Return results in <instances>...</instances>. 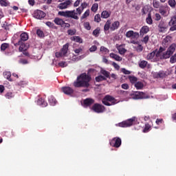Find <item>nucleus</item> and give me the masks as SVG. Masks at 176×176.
<instances>
[{
	"label": "nucleus",
	"mask_w": 176,
	"mask_h": 176,
	"mask_svg": "<svg viewBox=\"0 0 176 176\" xmlns=\"http://www.w3.org/2000/svg\"><path fill=\"white\" fill-rule=\"evenodd\" d=\"M84 27L85 30H87L88 31H90V30H91V26H90V23L89 22L84 23Z\"/></svg>",
	"instance_id": "50"
},
{
	"label": "nucleus",
	"mask_w": 176,
	"mask_h": 176,
	"mask_svg": "<svg viewBox=\"0 0 176 176\" xmlns=\"http://www.w3.org/2000/svg\"><path fill=\"white\" fill-rule=\"evenodd\" d=\"M144 50V47L141 45H138L136 47V52H138V53H141V52H142Z\"/></svg>",
	"instance_id": "54"
},
{
	"label": "nucleus",
	"mask_w": 176,
	"mask_h": 176,
	"mask_svg": "<svg viewBox=\"0 0 176 176\" xmlns=\"http://www.w3.org/2000/svg\"><path fill=\"white\" fill-rule=\"evenodd\" d=\"M159 13H160V14L162 16H163L164 17H167L168 14H167V10L166 9H164V6H162L160 8H159Z\"/></svg>",
	"instance_id": "22"
},
{
	"label": "nucleus",
	"mask_w": 176,
	"mask_h": 176,
	"mask_svg": "<svg viewBox=\"0 0 176 176\" xmlns=\"http://www.w3.org/2000/svg\"><path fill=\"white\" fill-rule=\"evenodd\" d=\"M100 74L104 76V78H107L108 79H111V76L109 72L105 70V69H101L100 70Z\"/></svg>",
	"instance_id": "31"
},
{
	"label": "nucleus",
	"mask_w": 176,
	"mask_h": 176,
	"mask_svg": "<svg viewBox=\"0 0 176 176\" xmlns=\"http://www.w3.org/2000/svg\"><path fill=\"white\" fill-rule=\"evenodd\" d=\"M96 50H97V46H96V45H92L89 48V52H96Z\"/></svg>",
	"instance_id": "63"
},
{
	"label": "nucleus",
	"mask_w": 176,
	"mask_h": 176,
	"mask_svg": "<svg viewBox=\"0 0 176 176\" xmlns=\"http://www.w3.org/2000/svg\"><path fill=\"white\" fill-rule=\"evenodd\" d=\"M150 129H151V125L148 123L146 124L145 127L143 129V133H148V131H149Z\"/></svg>",
	"instance_id": "48"
},
{
	"label": "nucleus",
	"mask_w": 176,
	"mask_h": 176,
	"mask_svg": "<svg viewBox=\"0 0 176 176\" xmlns=\"http://www.w3.org/2000/svg\"><path fill=\"white\" fill-rule=\"evenodd\" d=\"M175 44H172L167 50L166 52L163 53L162 57L163 58L167 59L170 58L171 57V55L174 54V52H175Z\"/></svg>",
	"instance_id": "5"
},
{
	"label": "nucleus",
	"mask_w": 176,
	"mask_h": 176,
	"mask_svg": "<svg viewBox=\"0 0 176 176\" xmlns=\"http://www.w3.org/2000/svg\"><path fill=\"white\" fill-rule=\"evenodd\" d=\"M48 101H49L50 104L52 106H54L57 104V100L53 96H50L48 99Z\"/></svg>",
	"instance_id": "35"
},
{
	"label": "nucleus",
	"mask_w": 176,
	"mask_h": 176,
	"mask_svg": "<svg viewBox=\"0 0 176 176\" xmlns=\"http://www.w3.org/2000/svg\"><path fill=\"white\" fill-rule=\"evenodd\" d=\"M82 52H83V49L82 47H79V48L74 50V52L77 55H79V54L82 53Z\"/></svg>",
	"instance_id": "58"
},
{
	"label": "nucleus",
	"mask_w": 176,
	"mask_h": 176,
	"mask_svg": "<svg viewBox=\"0 0 176 176\" xmlns=\"http://www.w3.org/2000/svg\"><path fill=\"white\" fill-rule=\"evenodd\" d=\"M90 80H91V76L86 73H82L77 77L73 85L74 87L87 88L90 87Z\"/></svg>",
	"instance_id": "1"
},
{
	"label": "nucleus",
	"mask_w": 176,
	"mask_h": 176,
	"mask_svg": "<svg viewBox=\"0 0 176 176\" xmlns=\"http://www.w3.org/2000/svg\"><path fill=\"white\" fill-rule=\"evenodd\" d=\"M120 27V22L119 21H116L111 24L110 30L116 31Z\"/></svg>",
	"instance_id": "18"
},
{
	"label": "nucleus",
	"mask_w": 176,
	"mask_h": 176,
	"mask_svg": "<svg viewBox=\"0 0 176 176\" xmlns=\"http://www.w3.org/2000/svg\"><path fill=\"white\" fill-rule=\"evenodd\" d=\"M135 122V117H132L131 118H129L125 121H122V122H119L118 124V126L119 127H131L133 126V124Z\"/></svg>",
	"instance_id": "4"
},
{
	"label": "nucleus",
	"mask_w": 176,
	"mask_h": 176,
	"mask_svg": "<svg viewBox=\"0 0 176 176\" xmlns=\"http://www.w3.org/2000/svg\"><path fill=\"white\" fill-rule=\"evenodd\" d=\"M91 10L92 12H94V13H96V12H97V10H98V3H94L93 4Z\"/></svg>",
	"instance_id": "42"
},
{
	"label": "nucleus",
	"mask_w": 176,
	"mask_h": 176,
	"mask_svg": "<svg viewBox=\"0 0 176 176\" xmlns=\"http://www.w3.org/2000/svg\"><path fill=\"white\" fill-rule=\"evenodd\" d=\"M138 38H140V33H138L137 32H133L132 38L133 39H138Z\"/></svg>",
	"instance_id": "55"
},
{
	"label": "nucleus",
	"mask_w": 176,
	"mask_h": 176,
	"mask_svg": "<svg viewBox=\"0 0 176 176\" xmlns=\"http://www.w3.org/2000/svg\"><path fill=\"white\" fill-rule=\"evenodd\" d=\"M157 27L159 32H166V31H167V28H168V25L164 21H160Z\"/></svg>",
	"instance_id": "11"
},
{
	"label": "nucleus",
	"mask_w": 176,
	"mask_h": 176,
	"mask_svg": "<svg viewBox=\"0 0 176 176\" xmlns=\"http://www.w3.org/2000/svg\"><path fill=\"white\" fill-rule=\"evenodd\" d=\"M5 97L8 100H10V98H13V97H14V95L12 92H8L6 94Z\"/></svg>",
	"instance_id": "43"
},
{
	"label": "nucleus",
	"mask_w": 176,
	"mask_h": 176,
	"mask_svg": "<svg viewBox=\"0 0 176 176\" xmlns=\"http://www.w3.org/2000/svg\"><path fill=\"white\" fill-rule=\"evenodd\" d=\"M153 75L154 77H155L156 78H166V72H164V71H160L158 72H155Z\"/></svg>",
	"instance_id": "20"
},
{
	"label": "nucleus",
	"mask_w": 176,
	"mask_h": 176,
	"mask_svg": "<svg viewBox=\"0 0 176 176\" xmlns=\"http://www.w3.org/2000/svg\"><path fill=\"white\" fill-rule=\"evenodd\" d=\"M45 16H46V14L41 10H37L34 11V12L33 14V17H34L35 19H37L38 20L44 19V17H45Z\"/></svg>",
	"instance_id": "10"
},
{
	"label": "nucleus",
	"mask_w": 176,
	"mask_h": 176,
	"mask_svg": "<svg viewBox=\"0 0 176 176\" xmlns=\"http://www.w3.org/2000/svg\"><path fill=\"white\" fill-rule=\"evenodd\" d=\"M71 3H72L71 1L67 0L63 3H60L58 5V8L60 10L67 9V8H68V6H69V5H71Z\"/></svg>",
	"instance_id": "17"
},
{
	"label": "nucleus",
	"mask_w": 176,
	"mask_h": 176,
	"mask_svg": "<svg viewBox=\"0 0 176 176\" xmlns=\"http://www.w3.org/2000/svg\"><path fill=\"white\" fill-rule=\"evenodd\" d=\"M94 21H96V23H100V21H101V16L100 14H97L95 15Z\"/></svg>",
	"instance_id": "47"
},
{
	"label": "nucleus",
	"mask_w": 176,
	"mask_h": 176,
	"mask_svg": "<svg viewBox=\"0 0 176 176\" xmlns=\"http://www.w3.org/2000/svg\"><path fill=\"white\" fill-rule=\"evenodd\" d=\"M155 21H160V20L162 19V16L160 15V14L155 13Z\"/></svg>",
	"instance_id": "57"
},
{
	"label": "nucleus",
	"mask_w": 176,
	"mask_h": 176,
	"mask_svg": "<svg viewBox=\"0 0 176 176\" xmlns=\"http://www.w3.org/2000/svg\"><path fill=\"white\" fill-rule=\"evenodd\" d=\"M89 16H90V10H87L81 16V20H84L86 17H89Z\"/></svg>",
	"instance_id": "39"
},
{
	"label": "nucleus",
	"mask_w": 176,
	"mask_h": 176,
	"mask_svg": "<svg viewBox=\"0 0 176 176\" xmlns=\"http://www.w3.org/2000/svg\"><path fill=\"white\" fill-rule=\"evenodd\" d=\"M91 109L96 113H102V112L105 111V107L98 103H96L91 107Z\"/></svg>",
	"instance_id": "8"
},
{
	"label": "nucleus",
	"mask_w": 176,
	"mask_h": 176,
	"mask_svg": "<svg viewBox=\"0 0 176 176\" xmlns=\"http://www.w3.org/2000/svg\"><path fill=\"white\" fill-rule=\"evenodd\" d=\"M117 50H118L120 54H124V53L127 52V50L122 47V45H119L118 47H117Z\"/></svg>",
	"instance_id": "38"
},
{
	"label": "nucleus",
	"mask_w": 176,
	"mask_h": 176,
	"mask_svg": "<svg viewBox=\"0 0 176 176\" xmlns=\"http://www.w3.org/2000/svg\"><path fill=\"white\" fill-rule=\"evenodd\" d=\"M19 64H23V65L28 64V60L27 59L21 58L19 60Z\"/></svg>",
	"instance_id": "60"
},
{
	"label": "nucleus",
	"mask_w": 176,
	"mask_h": 176,
	"mask_svg": "<svg viewBox=\"0 0 176 176\" xmlns=\"http://www.w3.org/2000/svg\"><path fill=\"white\" fill-rule=\"evenodd\" d=\"M28 33L27 32H23L20 34V38L19 41L17 42V45H20L22 43V42L25 43L26 41H28Z\"/></svg>",
	"instance_id": "12"
},
{
	"label": "nucleus",
	"mask_w": 176,
	"mask_h": 176,
	"mask_svg": "<svg viewBox=\"0 0 176 176\" xmlns=\"http://www.w3.org/2000/svg\"><path fill=\"white\" fill-rule=\"evenodd\" d=\"M71 41L76 42L77 43H83V39L79 36H74L70 38Z\"/></svg>",
	"instance_id": "21"
},
{
	"label": "nucleus",
	"mask_w": 176,
	"mask_h": 176,
	"mask_svg": "<svg viewBox=\"0 0 176 176\" xmlns=\"http://www.w3.org/2000/svg\"><path fill=\"white\" fill-rule=\"evenodd\" d=\"M135 87L137 90H142L144 89V83L141 81H137L135 84Z\"/></svg>",
	"instance_id": "24"
},
{
	"label": "nucleus",
	"mask_w": 176,
	"mask_h": 176,
	"mask_svg": "<svg viewBox=\"0 0 176 176\" xmlns=\"http://www.w3.org/2000/svg\"><path fill=\"white\" fill-rule=\"evenodd\" d=\"M54 23H55V24L56 25H60V27H64V25H65V21H64V20H63V19L58 18V17H56L54 19Z\"/></svg>",
	"instance_id": "16"
},
{
	"label": "nucleus",
	"mask_w": 176,
	"mask_h": 176,
	"mask_svg": "<svg viewBox=\"0 0 176 176\" xmlns=\"http://www.w3.org/2000/svg\"><path fill=\"white\" fill-rule=\"evenodd\" d=\"M156 56V50L153 51L146 56V60H153V57Z\"/></svg>",
	"instance_id": "33"
},
{
	"label": "nucleus",
	"mask_w": 176,
	"mask_h": 176,
	"mask_svg": "<svg viewBox=\"0 0 176 176\" xmlns=\"http://www.w3.org/2000/svg\"><path fill=\"white\" fill-rule=\"evenodd\" d=\"M55 56L56 58H60V57H64V56L65 55H64L62 51H60V52H56Z\"/></svg>",
	"instance_id": "52"
},
{
	"label": "nucleus",
	"mask_w": 176,
	"mask_h": 176,
	"mask_svg": "<svg viewBox=\"0 0 176 176\" xmlns=\"http://www.w3.org/2000/svg\"><path fill=\"white\" fill-rule=\"evenodd\" d=\"M109 144L110 146L113 148H120V145H122V139L118 137L113 138L109 141Z\"/></svg>",
	"instance_id": "7"
},
{
	"label": "nucleus",
	"mask_w": 176,
	"mask_h": 176,
	"mask_svg": "<svg viewBox=\"0 0 176 176\" xmlns=\"http://www.w3.org/2000/svg\"><path fill=\"white\" fill-rule=\"evenodd\" d=\"M129 79L131 83H132V85H134V84L135 85L136 82L138 80V78H137V77L134 76H129Z\"/></svg>",
	"instance_id": "36"
},
{
	"label": "nucleus",
	"mask_w": 176,
	"mask_h": 176,
	"mask_svg": "<svg viewBox=\"0 0 176 176\" xmlns=\"http://www.w3.org/2000/svg\"><path fill=\"white\" fill-rule=\"evenodd\" d=\"M45 25L47 26V27H50V28H54L56 30V28H57V27H56L54 25V23H53V22H51V21H47L45 23Z\"/></svg>",
	"instance_id": "41"
},
{
	"label": "nucleus",
	"mask_w": 176,
	"mask_h": 176,
	"mask_svg": "<svg viewBox=\"0 0 176 176\" xmlns=\"http://www.w3.org/2000/svg\"><path fill=\"white\" fill-rule=\"evenodd\" d=\"M94 103V100L91 98H87L84 100L83 104L85 107H91Z\"/></svg>",
	"instance_id": "19"
},
{
	"label": "nucleus",
	"mask_w": 176,
	"mask_h": 176,
	"mask_svg": "<svg viewBox=\"0 0 176 176\" xmlns=\"http://www.w3.org/2000/svg\"><path fill=\"white\" fill-rule=\"evenodd\" d=\"M61 90L63 93L67 94V96H71V94H74V89L70 87H63Z\"/></svg>",
	"instance_id": "14"
},
{
	"label": "nucleus",
	"mask_w": 176,
	"mask_h": 176,
	"mask_svg": "<svg viewBox=\"0 0 176 176\" xmlns=\"http://www.w3.org/2000/svg\"><path fill=\"white\" fill-rule=\"evenodd\" d=\"M146 21L147 24H149V25H151V24H153V20L152 19V15L151 14V12L148 13L147 17L146 19Z\"/></svg>",
	"instance_id": "30"
},
{
	"label": "nucleus",
	"mask_w": 176,
	"mask_h": 176,
	"mask_svg": "<svg viewBox=\"0 0 176 176\" xmlns=\"http://www.w3.org/2000/svg\"><path fill=\"white\" fill-rule=\"evenodd\" d=\"M110 57L116 60V61H122V57H120L119 55L116 54L111 53Z\"/></svg>",
	"instance_id": "28"
},
{
	"label": "nucleus",
	"mask_w": 176,
	"mask_h": 176,
	"mask_svg": "<svg viewBox=\"0 0 176 176\" xmlns=\"http://www.w3.org/2000/svg\"><path fill=\"white\" fill-rule=\"evenodd\" d=\"M8 47H9V45L6 43H4L1 45V50L5 52V50L8 49Z\"/></svg>",
	"instance_id": "45"
},
{
	"label": "nucleus",
	"mask_w": 176,
	"mask_h": 176,
	"mask_svg": "<svg viewBox=\"0 0 176 176\" xmlns=\"http://www.w3.org/2000/svg\"><path fill=\"white\" fill-rule=\"evenodd\" d=\"M100 52H102V53H105V54H107V53H109V50H108V48H107L104 46H101Z\"/></svg>",
	"instance_id": "49"
},
{
	"label": "nucleus",
	"mask_w": 176,
	"mask_h": 176,
	"mask_svg": "<svg viewBox=\"0 0 176 176\" xmlns=\"http://www.w3.org/2000/svg\"><path fill=\"white\" fill-rule=\"evenodd\" d=\"M38 105H41L43 107H47V102L45 101L43 98H40L37 101Z\"/></svg>",
	"instance_id": "27"
},
{
	"label": "nucleus",
	"mask_w": 176,
	"mask_h": 176,
	"mask_svg": "<svg viewBox=\"0 0 176 176\" xmlns=\"http://www.w3.org/2000/svg\"><path fill=\"white\" fill-rule=\"evenodd\" d=\"M58 65L61 68H64V67H67V62L61 61V62L58 63Z\"/></svg>",
	"instance_id": "59"
},
{
	"label": "nucleus",
	"mask_w": 176,
	"mask_h": 176,
	"mask_svg": "<svg viewBox=\"0 0 176 176\" xmlns=\"http://www.w3.org/2000/svg\"><path fill=\"white\" fill-rule=\"evenodd\" d=\"M142 42H143V43L146 45L148 43V42H149V36H148V35L145 36L143 38V39L142 40Z\"/></svg>",
	"instance_id": "51"
},
{
	"label": "nucleus",
	"mask_w": 176,
	"mask_h": 176,
	"mask_svg": "<svg viewBox=\"0 0 176 176\" xmlns=\"http://www.w3.org/2000/svg\"><path fill=\"white\" fill-rule=\"evenodd\" d=\"M153 6L155 9H160L162 8L160 6V1L157 0H153Z\"/></svg>",
	"instance_id": "32"
},
{
	"label": "nucleus",
	"mask_w": 176,
	"mask_h": 176,
	"mask_svg": "<svg viewBox=\"0 0 176 176\" xmlns=\"http://www.w3.org/2000/svg\"><path fill=\"white\" fill-rule=\"evenodd\" d=\"M102 102L107 107H111V105H115L118 103L116 99L110 95L105 96L102 99Z\"/></svg>",
	"instance_id": "3"
},
{
	"label": "nucleus",
	"mask_w": 176,
	"mask_h": 176,
	"mask_svg": "<svg viewBox=\"0 0 176 176\" xmlns=\"http://www.w3.org/2000/svg\"><path fill=\"white\" fill-rule=\"evenodd\" d=\"M147 65H148V68H149V65L148 64V61L146 60H141L139 63V67L140 68H142V69L146 68Z\"/></svg>",
	"instance_id": "23"
},
{
	"label": "nucleus",
	"mask_w": 176,
	"mask_h": 176,
	"mask_svg": "<svg viewBox=\"0 0 176 176\" xmlns=\"http://www.w3.org/2000/svg\"><path fill=\"white\" fill-rule=\"evenodd\" d=\"M133 100H142L144 98H149V96L142 91H135L132 95Z\"/></svg>",
	"instance_id": "6"
},
{
	"label": "nucleus",
	"mask_w": 176,
	"mask_h": 176,
	"mask_svg": "<svg viewBox=\"0 0 176 176\" xmlns=\"http://www.w3.org/2000/svg\"><path fill=\"white\" fill-rule=\"evenodd\" d=\"M168 25L170 27L169 31H176V15H173L170 17V20L168 22Z\"/></svg>",
	"instance_id": "9"
},
{
	"label": "nucleus",
	"mask_w": 176,
	"mask_h": 176,
	"mask_svg": "<svg viewBox=\"0 0 176 176\" xmlns=\"http://www.w3.org/2000/svg\"><path fill=\"white\" fill-rule=\"evenodd\" d=\"M121 87H122V89H124V90H128V89H129V84H126V83L122 84L121 85Z\"/></svg>",
	"instance_id": "64"
},
{
	"label": "nucleus",
	"mask_w": 176,
	"mask_h": 176,
	"mask_svg": "<svg viewBox=\"0 0 176 176\" xmlns=\"http://www.w3.org/2000/svg\"><path fill=\"white\" fill-rule=\"evenodd\" d=\"M76 12H75V10H67V11H59L58 12V16H62L63 17H65L66 19H74V20H79V16L78 14L80 16L83 10H82L81 7H78L76 8Z\"/></svg>",
	"instance_id": "2"
},
{
	"label": "nucleus",
	"mask_w": 176,
	"mask_h": 176,
	"mask_svg": "<svg viewBox=\"0 0 176 176\" xmlns=\"http://www.w3.org/2000/svg\"><path fill=\"white\" fill-rule=\"evenodd\" d=\"M36 34L39 38H45V33H43V31L38 29L36 30Z\"/></svg>",
	"instance_id": "40"
},
{
	"label": "nucleus",
	"mask_w": 176,
	"mask_h": 176,
	"mask_svg": "<svg viewBox=\"0 0 176 176\" xmlns=\"http://www.w3.org/2000/svg\"><path fill=\"white\" fill-rule=\"evenodd\" d=\"M170 63L171 64H174L176 63V54H175L173 56H172L170 58Z\"/></svg>",
	"instance_id": "53"
},
{
	"label": "nucleus",
	"mask_w": 176,
	"mask_h": 176,
	"mask_svg": "<svg viewBox=\"0 0 176 176\" xmlns=\"http://www.w3.org/2000/svg\"><path fill=\"white\" fill-rule=\"evenodd\" d=\"M3 76L6 79L9 80L10 82H12L13 80H12V78H10V77L12 76V73H10V72H4Z\"/></svg>",
	"instance_id": "29"
},
{
	"label": "nucleus",
	"mask_w": 176,
	"mask_h": 176,
	"mask_svg": "<svg viewBox=\"0 0 176 176\" xmlns=\"http://www.w3.org/2000/svg\"><path fill=\"white\" fill-rule=\"evenodd\" d=\"M134 34V31L133 30H129L128 32H126L125 36L126 38H133V34Z\"/></svg>",
	"instance_id": "44"
},
{
	"label": "nucleus",
	"mask_w": 176,
	"mask_h": 176,
	"mask_svg": "<svg viewBox=\"0 0 176 176\" xmlns=\"http://www.w3.org/2000/svg\"><path fill=\"white\" fill-rule=\"evenodd\" d=\"M110 16H111V11L104 10L101 13L102 19H108V17H110Z\"/></svg>",
	"instance_id": "25"
},
{
	"label": "nucleus",
	"mask_w": 176,
	"mask_h": 176,
	"mask_svg": "<svg viewBox=\"0 0 176 176\" xmlns=\"http://www.w3.org/2000/svg\"><path fill=\"white\" fill-rule=\"evenodd\" d=\"M149 32V27L144 25L140 28V36L142 38L144 37V35H146V34H148Z\"/></svg>",
	"instance_id": "15"
},
{
	"label": "nucleus",
	"mask_w": 176,
	"mask_h": 176,
	"mask_svg": "<svg viewBox=\"0 0 176 176\" xmlns=\"http://www.w3.org/2000/svg\"><path fill=\"white\" fill-rule=\"evenodd\" d=\"M142 14H146L148 13V8L146 7H143L142 9Z\"/></svg>",
	"instance_id": "62"
},
{
	"label": "nucleus",
	"mask_w": 176,
	"mask_h": 176,
	"mask_svg": "<svg viewBox=\"0 0 176 176\" xmlns=\"http://www.w3.org/2000/svg\"><path fill=\"white\" fill-rule=\"evenodd\" d=\"M109 30H111V21L108 20V21H107L106 23L104 24V31L107 32V31H109Z\"/></svg>",
	"instance_id": "34"
},
{
	"label": "nucleus",
	"mask_w": 176,
	"mask_h": 176,
	"mask_svg": "<svg viewBox=\"0 0 176 176\" xmlns=\"http://www.w3.org/2000/svg\"><path fill=\"white\" fill-rule=\"evenodd\" d=\"M68 35H75L76 34V29H69L67 30Z\"/></svg>",
	"instance_id": "46"
},
{
	"label": "nucleus",
	"mask_w": 176,
	"mask_h": 176,
	"mask_svg": "<svg viewBox=\"0 0 176 176\" xmlns=\"http://www.w3.org/2000/svg\"><path fill=\"white\" fill-rule=\"evenodd\" d=\"M100 34V28H97L96 30L93 31V35L95 36H98Z\"/></svg>",
	"instance_id": "56"
},
{
	"label": "nucleus",
	"mask_w": 176,
	"mask_h": 176,
	"mask_svg": "<svg viewBox=\"0 0 176 176\" xmlns=\"http://www.w3.org/2000/svg\"><path fill=\"white\" fill-rule=\"evenodd\" d=\"M0 5H1V6H8V3L6 0H0Z\"/></svg>",
	"instance_id": "61"
},
{
	"label": "nucleus",
	"mask_w": 176,
	"mask_h": 176,
	"mask_svg": "<svg viewBox=\"0 0 176 176\" xmlns=\"http://www.w3.org/2000/svg\"><path fill=\"white\" fill-rule=\"evenodd\" d=\"M14 46H19V52H25L30 47V44L22 42L21 44L14 43Z\"/></svg>",
	"instance_id": "13"
},
{
	"label": "nucleus",
	"mask_w": 176,
	"mask_h": 176,
	"mask_svg": "<svg viewBox=\"0 0 176 176\" xmlns=\"http://www.w3.org/2000/svg\"><path fill=\"white\" fill-rule=\"evenodd\" d=\"M107 80V78L101 75L95 78L96 82H102V80Z\"/></svg>",
	"instance_id": "37"
},
{
	"label": "nucleus",
	"mask_w": 176,
	"mask_h": 176,
	"mask_svg": "<svg viewBox=\"0 0 176 176\" xmlns=\"http://www.w3.org/2000/svg\"><path fill=\"white\" fill-rule=\"evenodd\" d=\"M68 47H69V43H67L65 44L60 50L65 56L68 53Z\"/></svg>",
	"instance_id": "26"
}]
</instances>
